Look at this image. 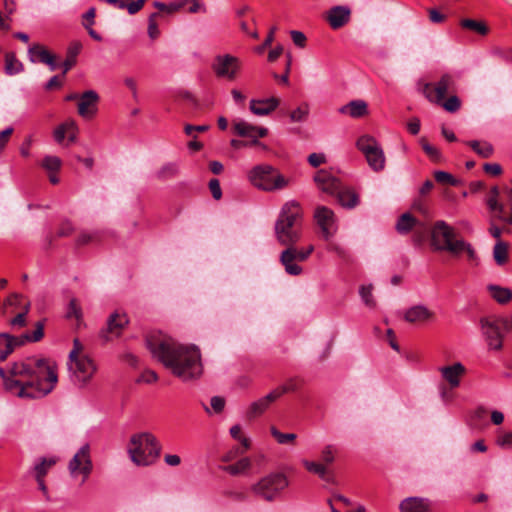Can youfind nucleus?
<instances>
[{"instance_id":"obj_1","label":"nucleus","mask_w":512,"mask_h":512,"mask_svg":"<svg viewBox=\"0 0 512 512\" xmlns=\"http://www.w3.org/2000/svg\"><path fill=\"white\" fill-rule=\"evenodd\" d=\"M5 389L20 398H40L55 387L58 376L56 365L46 358H27L15 362L8 372L0 367Z\"/></svg>"},{"instance_id":"obj_2","label":"nucleus","mask_w":512,"mask_h":512,"mask_svg":"<svg viewBox=\"0 0 512 512\" xmlns=\"http://www.w3.org/2000/svg\"><path fill=\"white\" fill-rule=\"evenodd\" d=\"M147 346L171 373L182 381H194L201 377L203 367L197 346L184 345L167 336H152Z\"/></svg>"},{"instance_id":"obj_3","label":"nucleus","mask_w":512,"mask_h":512,"mask_svg":"<svg viewBox=\"0 0 512 512\" xmlns=\"http://www.w3.org/2000/svg\"><path fill=\"white\" fill-rule=\"evenodd\" d=\"M430 247L435 252H447L453 257L466 253L470 261L477 260V255L470 243L457 238L455 229L443 220L432 224Z\"/></svg>"},{"instance_id":"obj_4","label":"nucleus","mask_w":512,"mask_h":512,"mask_svg":"<svg viewBox=\"0 0 512 512\" xmlns=\"http://www.w3.org/2000/svg\"><path fill=\"white\" fill-rule=\"evenodd\" d=\"M303 210L295 201L286 202L274 225L276 241L283 247L297 244L302 237Z\"/></svg>"},{"instance_id":"obj_5","label":"nucleus","mask_w":512,"mask_h":512,"mask_svg":"<svg viewBox=\"0 0 512 512\" xmlns=\"http://www.w3.org/2000/svg\"><path fill=\"white\" fill-rule=\"evenodd\" d=\"M160 449V444L153 434L141 432L131 436L127 451L135 465L148 466L159 456Z\"/></svg>"},{"instance_id":"obj_6","label":"nucleus","mask_w":512,"mask_h":512,"mask_svg":"<svg viewBox=\"0 0 512 512\" xmlns=\"http://www.w3.org/2000/svg\"><path fill=\"white\" fill-rule=\"evenodd\" d=\"M248 179L252 185L266 192L282 190L289 184V179L267 164L253 167L248 173Z\"/></svg>"},{"instance_id":"obj_7","label":"nucleus","mask_w":512,"mask_h":512,"mask_svg":"<svg viewBox=\"0 0 512 512\" xmlns=\"http://www.w3.org/2000/svg\"><path fill=\"white\" fill-rule=\"evenodd\" d=\"M288 485L287 477L283 473L276 472L262 477L252 485L251 491L265 501L273 502Z\"/></svg>"},{"instance_id":"obj_8","label":"nucleus","mask_w":512,"mask_h":512,"mask_svg":"<svg viewBox=\"0 0 512 512\" xmlns=\"http://www.w3.org/2000/svg\"><path fill=\"white\" fill-rule=\"evenodd\" d=\"M396 230L400 234H407L413 231L412 239L414 244L416 246H422L427 240L430 241L432 225L406 212L399 217Z\"/></svg>"},{"instance_id":"obj_9","label":"nucleus","mask_w":512,"mask_h":512,"mask_svg":"<svg viewBox=\"0 0 512 512\" xmlns=\"http://www.w3.org/2000/svg\"><path fill=\"white\" fill-rule=\"evenodd\" d=\"M419 90L430 102L440 104L446 95L455 92V80L446 73L435 83L419 82Z\"/></svg>"},{"instance_id":"obj_10","label":"nucleus","mask_w":512,"mask_h":512,"mask_svg":"<svg viewBox=\"0 0 512 512\" xmlns=\"http://www.w3.org/2000/svg\"><path fill=\"white\" fill-rule=\"evenodd\" d=\"M356 147L364 154L369 167L373 171L379 172L384 169L385 155L374 137L362 135L358 138Z\"/></svg>"},{"instance_id":"obj_11","label":"nucleus","mask_w":512,"mask_h":512,"mask_svg":"<svg viewBox=\"0 0 512 512\" xmlns=\"http://www.w3.org/2000/svg\"><path fill=\"white\" fill-rule=\"evenodd\" d=\"M69 376L72 382L84 386L91 381L96 373L97 366L89 356L68 361Z\"/></svg>"},{"instance_id":"obj_12","label":"nucleus","mask_w":512,"mask_h":512,"mask_svg":"<svg viewBox=\"0 0 512 512\" xmlns=\"http://www.w3.org/2000/svg\"><path fill=\"white\" fill-rule=\"evenodd\" d=\"M338 449L335 445L327 444L320 452L321 462L303 460V466L311 473L318 475L325 481H330L329 478V465H331L336 458Z\"/></svg>"},{"instance_id":"obj_13","label":"nucleus","mask_w":512,"mask_h":512,"mask_svg":"<svg viewBox=\"0 0 512 512\" xmlns=\"http://www.w3.org/2000/svg\"><path fill=\"white\" fill-rule=\"evenodd\" d=\"M93 470L90 444L82 445L68 463V471L71 476L78 474L83 476V482L89 477Z\"/></svg>"},{"instance_id":"obj_14","label":"nucleus","mask_w":512,"mask_h":512,"mask_svg":"<svg viewBox=\"0 0 512 512\" xmlns=\"http://www.w3.org/2000/svg\"><path fill=\"white\" fill-rule=\"evenodd\" d=\"M307 259V253H305L304 249L297 248L296 244L284 247L279 257V261L284 267L285 272L292 276H298L302 273L301 266L295 262H304Z\"/></svg>"},{"instance_id":"obj_15","label":"nucleus","mask_w":512,"mask_h":512,"mask_svg":"<svg viewBox=\"0 0 512 512\" xmlns=\"http://www.w3.org/2000/svg\"><path fill=\"white\" fill-rule=\"evenodd\" d=\"M481 330L490 349L501 350L503 347V326L500 318L489 319L482 318L480 320Z\"/></svg>"},{"instance_id":"obj_16","label":"nucleus","mask_w":512,"mask_h":512,"mask_svg":"<svg viewBox=\"0 0 512 512\" xmlns=\"http://www.w3.org/2000/svg\"><path fill=\"white\" fill-rule=\"evenodd\" d=\"M233 130L240 137L250 138L251 141L248 142L250 145L260 146L264 150L267 149L266 145L258 141V138L268 135L267 128L250 124L244 120H237L233 122Z\"/></svg>"},{"instance_id":"obj_17","label":"nucleus","mask_w":512,"mask_h":512,"mask_svg":"<svg viewBox=\"0 0 512 512\" xmlns=\"http://www.w3.org/2000/svg\"><path fill=\"white\" fill-rule=\"evenodd\" d=\"M213 70L218 77L234 80L240 70V61L238 58L229 54L220 55L215 59Z\"/></svg>"},{"instance_id":"obj_18","label":"nucleus","mask_w":512,"mask_h":512,"mask_svg":"<svg viewBox=\"0 0 512 512\" xmlns=\"http://www.w3.org/2000/svg\"><path fill=\"white\" fill-rule=\"evenodd\" d=\"M128 323L129 319L125 313H112L107 319L106 328L101 331V338L108 342L113 338L120 337Z\"/></svg>"},{"instance_id":"obj_19","label":"nucleus","mask_w":512,"mask_h":512,"mask_svg":"<svg viewBox=\"0 0 512 512\" xmlns=\"http://www.w3.org/2000/svg\"><path fill=\"white\" fill-rule=\"evenodd\" d=\"M314 217L321 229L322 236L328 240L335 233V214L325 206H318L315 209Z\"/></svg>"},{"instance_id":"obj_20","label":"nucleus","mask_w":512,"mask_h":512,"mask_svg":"<svg viewBox=\"0 0 512 512\" xmlns=\"http://www.w3.org/2000/svg\"><path fill=\"white\" fill-rule=\"evenodd\" d=\"M314 181L322 192L335 197L338 195L340 189L343 186L338 178L324 169L317 171L314 176Z\"/></svg>"},{"instance_id":"obj_21","label":"nucleus","mask_w":512,"mask_h":512,"mask_svg":"<svg viewBox=\"0 0 512 512\" xmlns=\"http://www.w3.org/2000/svg\"><path fill=\"white\" fill-rule=\"evenodd\" d=\"M439 371L449 388L455 389L459 387L461 379L466 374L467 370L462 363L456 362L452 365L441 367Z\"/></svg>"},{"instance_id":"obj_22","label":"nucleus","mask_w":512,"mask_h":512,"mask_svg":"<svg viewBox=\"0 0 512 512\" xmlns=\"http://www.w3.org/2000/svg\"><path fill=\"white\" fill-rule=\"evenodd\" d=\"M435 313L424 305H414L404 313V319L411 324H423L434 320Z\"/></svg>"},{"instance_id":"obj_23","label":"nucleus","mask_w":512,"mask_h":512,"mask_svg":"<svg viewBox=\"0 0 512 512\" xmlns=\"http://www.w3.org/2000/svg\"><path fill=\"white\" fill-rule=\"evenodd\" d=\"M99 95L93 91H85L79 98L78 113L80 116L88 118L92 117L97 111V103Z\"/></svg>"},{"instance_id":"obj_24","label":"nucleus","mask_w":512,"mask_h":512,"mask_svg":"<svg viewBox=\"0 0 512 512\" xmlns=\"http://www.w3.org/2000/svg\"><path fill=\"white\" fill-rule=\"evenodd\" d=\"M278 398L279 397L276 394L275 390H273L266 396L258 399L257 401L252 402L246 411V418L248 420H253L261 416L269 408V406Z\"/></svg>"},{"instance_id":"obj_25","label":"nucleus","mask_w":512,"mask_h":512,"mask_svg":"<svg viewBox=\"0 0 512 512\" xmlns=\"http://www.w3.org/2000/svg\"><path fill=\"white\" fill-rule=\"evenodd\" d=\"M30 60L32 62H40L46 64L51 70L57 67L56 56L51 54L47 48L40 44L32 45L28 50Z\"/></svg>"},{"instance_id":"obj_26","label":"nucleus","mask_w":512,"mask_h":512,"mask_svg":"<svg viewBox=\"0 0 512 512\" xmlns=\"http://www.w3.org/2000/svg\"><path fill=\"white\" fill-rule=\"evenodd\" d=\"M487 205L492 213L491 219L498 220L505 225H512V206L508 209L494 198H488Z\"/></svg>"},{"instance_id":"obj_27","label":"nucleus","mask_w":512,"mask_h":512,"mask_svg":"<svg viewBox=\"0 0 512 512\" xmlns=\"http://www.w3.org/2000/svg\"><path fill=\"white\" fill-rule=\"evenodd\" d=\"M280 104V99L270 97L267 99H252L250 101V111L257 116L270 115Z\"/></svg>"},{"instance_id":"obj_28","label":"nucleus","mask_w":512,"mask_h":512,"mask_svg":"<svg viewBox=\"0 0 512 512\" xmlns=\"http://www.w3.org/2000/svg\"><path fill=\"white\" fill-rule=\"evenodd\" d=\"M351 16V10L347 6H334L327 14V20L333 29H339L346 25Z\"/></svg>"},{"instance_id":"obj_29","label":"nucleus","mask_w":512,"mask_h":512,"mask_svg":"<svg viewBox=\"0 0 512 512\" xmlns=\"http://www.w3.org/2000/svg\"><path fill=\"white\" fill-rule=\"evenodd\" d=\"M21 346H23V341L19 336L0 333V362L6 360L17 347Z\"/></svg>"},{"instance_id":"obj_30","label":"nucleus","mask_w":512,"mask_h":512,"mask_svg":"<svg viewBox=\"0 0 512 512\" xmlns=\"http://www.w3.org/2000/svg\"><path fill=\"white\" fill-rule=\"evenodd\" d=\"M78 127L74 120H68L60 124L54 131V138L58 143H62L65 137L68 141L73 143L77 138Z\"/></svg>"},{"instance_id":"obj_31","label":"nucleus","mask_w":512,"mask_h":512,"mask_svg":"<svg viewBox=\"0 0 512 512\" xmlns=\"http://www.w3.org/2000/svg\"><path fill=\"white\" fill-rule=\"evenodd\" d=\"M401 512H430L428 499L420 497H408L400 503Z\"/></svg>"},{"instance_id":"obj_32","label":"nucleus","mask_w":512,"mask_h":512,"mask_svg":"<svg viewBox=\"0 0 512 512\" xmlns=\"http://www.w3.org/2000/svg\"><path fill=\"white\" fill-rule=\"evenodd\" d=\"M342 114H349L353 118H360L368 113L367 103L363 100H353L339 109Z\"/></svg>"},{"instance_id":"obj_33","label":"nucleus","mask_w":512,"mask_h":512,"mask_svg":"<svg viewBox=\"0 0 512 512\" xmlns=\"http://www.w3.org/2000/svg\"><path fill=\"white\" fill-rule=\"evenodd\" d=\"M490 296L499 304L504 305L512 300V290L495 284L487 286Z\"/></svg>"},{"instance_id":"obj_34","label":"nucleus","mask_w":512,"mask_h":512,"mask_svg":"<svg viewBox=\"0 0 512 512\" xmlns=\"http://www.w3.org/2000/svg\"><path fill=\"white\" fill-rule=\"evenodd\" d=\"M468 145L478 156L482 158H490L494 154V147L488 141L471 140L467 141Z\"/></svg>"},{"instance_id":"obj_35","label":"nucleus","mask_w":512,"mask_h":512,"mask_svg":"<svg viewBox=\"0 0 512 512\" xmlns=\"http://www.w3.org/2000/svg\"><path fill=\"white\" fill-rule=\"evenodd\" d=\"M82 49L79 41L72 42L67 49V57L63 63V76L76 64V58Z\"/></svg>"},{"instance_id":"obj_36","label":"nucleus","mask_w":512,"mask_h":512,"mask_svg":"<svg viewBox=\"0 0 512 512\" xmlns=\"http://www.w3.org/2000/svg\"><path fill=\"white\" fill-rule=\"evenodd\" d=\"M339 203L347 208H353L358 204V196L349 188L342 186L336 196Z\"/></svg>"},{"instance_id":"obj_37","label":"nucleus","mask_w":512,"mask_h":512,"mask_svg":"<svg viewBox=\"0 0 512 512\" xmlns=\"http://www.w3.org/2000/svg\"><path fill=\"white\" fill-rule=\"evenodd\" d=\"M179 168L178 165L174 162H168L163 164L157 171L156 177L159 180L165 181L171 178H174L178 175Z\"/></svg>"},{"instance_id":"obj_38","label":"nucleus","mask_w":512,"mask_h":512,"mask_svg":"<svg viewBox=\"0 0 512 512\" xmlns=\"http://www.w3.org/2000/svg\"><path fill=\"white\" fill-rule=\"evenodd\" d=\"M493 258L495 262L502 266L508 261V244L499 240L493 248Z\"/></svg>"},{"instance_id":"obj_39","label":"nucleus","mask_w":512,"mask_h":512,"mask_svg":"<svg viewBox=\"0 0 512 512\" xmlns=\"http://www.w3.org/2000/svg\"><path fill=\"white\" fill-rule=\"evenodd\" d=\"M57 462L56 458H42L39 463L34 466L35 479L44 478L49 469Z\"/></svg>"},{"instance_id":"obj_40","label":"nucleus","mask_w":512,"mask_h":512,"mask_svg":"<svg viewBox=\"0 0 512 512\" xmlns=\"http://www.w3.org/2000/svg\"><path fill=\"white\" fill-rule=\"evenodd\" d=\"M251 467V461L247 457L241 458L235 464L224 466L223 470L231 475H239Z\"/></svg>"},{"instance_id":"obj_41","label":"nucleus","mask_w":512,"mask_h":512,"mask_svg":"<svg viewBox=\"0 0 512 512\" xmlns=\"http://www.w3.org/2000/svg\"><path fill=\"white\" fill-rule=\"evenodd\" d=\"M44 336V323L42 321H38L35 325V329L32 333H25L20 337V339L23 341V345H25L28 342H38L40 341Z\"/></svg>"},{"instance_id":"obj_42","label":"nucleus","mask_w":512,"mask_h":512,"mask_svg":"<svg viewBox=\"0 0 512 512\" xmlns=\"http://www.w3.org/2000/svg\"><path fill=\"white\" fill-rule=\"evenodd\" d=\"M41 166L47 173H57L62 166V161L57 156L48 155L41 161Z\"/></svg>"},{"instance_id":"obj_43","label":"nucleus","mask_w":512,"mask_h":512,"mask_svg":"<svg viewBox=\"0 0 512 512\" xmlns=\"http://www.w3.org/2000/svg\"><path fill=\"white\" fill-rule=\"evenodd\" d=\"M22 64L13 53H7L5 56V69L9 75H14L22 71Z\"/></svg>"},{"instance_id":"obj_44","label":"nucleus","mask_w":512,"mask_h":512,"mask_svg":"<svg viewBox=\"0 0 512 512\" xmlns=\"http://www.w3.org/2000/svg\"><path fill=\"white\" fill-rule=\"evenodd\" d=\"M270 432L279 444H294L297 438L295 433H282L275 426L270 428Z\"/></svg>"},{"instance_id":"obj_45","label":"nucleus","mask_w":512,"mask_h":512,"mask_svg":"<svg viewBox=\"0 0 512 512\" xmlns=\"http://www.w3.org/2000/svg\"><path fill=\"white\" fill-rule=\"evenodd\" d=\"M461 26L465 29H469L477 32L480 35H486L489 31L488 27L483 22H478L472 19H463Z\"/></svg>"},{"instance_id":"obj_46","label":"nucleus","mask_w":512,"mask_h":512,"mask_svg":"<svg viewBox=\"0 0 512 512\" xmlns=\"http://www.w3.org/2000/svg\"><path fill=\"white\" fill-rule=\"evenodd\" d=\"M302 384V380L299 378H290L285 385L277 387L275 390L276 394L280 398L283 394L288 392H295L299 389Z\"/></svg>"},{"instance_id":"obj_47","label":"nucleus","mask_w":512,"mask_h":512,"mask_svg":"<svg viewBox=\"0 0 512 512\" xmlns=\"http://www.w3.org/2000/svg\"><path fill=\"white\" fill-rule=\"evenodd\" d=\"M420 145L423 149V151L426 153V155L434 162H440L441 161V153L440 151L431 145L426 138L422 137L420 139Z\"/></svg>"},{"instance_id":"obj_48","label":"nucleus","mask_w":512,"mask_h":512,"mask_svg":"<svg viewBox=\"0 0 512 512\" xmlns=\"http://www.w3.org/2000/svg\"><path fill=\"white\" fill-rule=\"evenodd\" d=\"M309 114V105L301 104L297 109L290 112L289 116L292 122H304Z\"/></svg>"},{"instance_id":"obj_49","label":"nucleus","mask_w":512,"mask_h":512,"mask_svg":"<svg viewBox=\"0 0 512 512\" xmlns=\"http://www.w3.org/2000/svg\"><path fill=\"white\" fill-rule=\"evenodd\" d=\"M372 290H373V286L371 284H369V285L361 286L360 291H359L360 296H361L362 300L364 301L365 305L370 308H374L376 306V302L373 299Z\"/></svg>"},{"instance_id":"obj_50","label":"nucleus","mask_w":512,"mask_h":512,"mask_svg":"<svg viewBox=\"0 0 512 512\" xmlns=\"http://www.w3.org/2000/svg\"><path fill=\"white\" fill-rule=\"evenodd\" d=\"M434 178L439 184H447L451 186L458 185V180L453 175L445 171H435Z\"/></svg>"},{"instance_id":"obj_51","label":"nucleus","mask_w":512,"mask_h":512,"mask_svg":"<svg viewBox=\"0 0 512 512\" xmlns=\"http://www.w3.org/2000/svg\"><path fill=\"white\" fill-rule=\"evenodd\" d=\"M158 17H159V13L155 12V13H152L148 19V35L152 40L157 39L160 35V30H159L158 24H157Z\"/></svg>"},{"instance_id":"obj_52","label":"nucleus","mask_w":512,"mask_h":512,"mask_svg":"<svg viewBox=\"0 0 512 512\" xmlns=\"http://www.w3.org/2000/svg\"><path fill=\"white\" fill-rule=\"evenodd\" d=\"M67 318H75L80 321L82 319V309L77 299L72 298L68 305Z\"/></svg>"},{"instance_id":"obj_53","label":"nucleus","mask_w":512,"mask_h":512,"mask_svg":"<svg viewBox=\"0 0 512 512\" xmlns=\"http://www.w3.org/2000/svg\"><path fill=\"white\" fill-rule=\"evenodd\" d=\"M443 108L448 112H456L459 110L461 106L460 99L456 95H451L448 97L445 101L443 100L442 103H440Z\"/></svg>"},{"instance_id":"obj_54","label":"nucleus","mask_w":512,"mask_h":512,"mask_svg":"<svg viewBox=\"0 0 512 512\" xmlns=\"http://www.w3.org/2000/svg\"><path fill=\"white\" fill-rule=\"evenodd\" d=\"M123 83L130 90L133 100L137 102L139 100L137 80L132 76H125Z\"/></svg>"},{"instance_id":"obj_55","label":"nucleus","mask_w":512,"mask_h":512,"mask_svg":"<svg viewBox=\"0 0 512 512\" xmlns=\"http://www.w3.org/2000/svg\"><path fill=\"white\" fill-rule=\"evenodd\" d=\"M80 356H88V355L85 353L84 347L81 344V342L78 339H74V341H73V349L69 353V360L68 361H72V360L78 359V358H80Z\"/></svg>"},{"instance_id":"obj_56","label":"nucleus","mask_w":512,"mask_h":512,"mask_svg":"<svg viewBox=\"0 0 512 512\" xmlns=\"http://www.w3.org/2000/svg\"><path fill=\"white\" fill-rule=\"evenodd\" d=\"M496 444L503 449L512 448V431L499 435Z\"/></svg>"},{"instance_id":"obj_57","label":"nucleus","mask_w":512,"mask_h":512,"mask_svg":"<svg viewBox=\"0 0 512 512\" xmlns=\"http://www.w3.org/2000/svg\"><path fill=\"white\" fill-rule=\"evenodd\" d=\"M210 128L209 125H192V124H185L184 125V132L187 136H191L194 139H196V135L194 132H206Z\"/></svg>"},{"instance_id":"obj_58","label":"nucleus","mask_w":512,"mask_h":512,"mask_svg":"<svg viewBox=\"0 0 512 512\" xmlns=\"http://www.w3.org/2000/svg\"><path fill=\"white\" fill-rule=\"evenodd\" d=\"M412 208L414 211L418 212L423 217L427 218L429 216V209L427 204L422 199H417L414 201Z\"/></svg>"},{"instance_id":"obj_59","label":"nucleus","mask_w":512,"mask_h":512,"mask_svg":"<svg viewBox=\"0 0 512 512\" xmlns=\"http://www.w3.org/2000/svg\"><path fill=\"white\" fill-rule=\"evenodd\" d=\"M290 35H291L293 43L296 46H298L300 48H304L305 47L307 38L304 35V33L300 32V31H297V30H292V31H290Z\"/></svg>"},{"instance_id":"obj_60","label":"nucleus","mask_w":512,"mask_h":512,"mask_svg":"<svg viewBox=\"0 0 512 512\" xmlns=\"http://www.w3.org/2000/svg\"><path fill=\"white\" fill-rule=\"evenodd\" d=\"M243 454H244V450L242 448L236 446V447H233L231 450H229L225 455H223L221 460L223 462H230V461L236 459L238 456L243 455Z\"/></svg>"},{"instance_id":"obj_61","label":"nucleus","mask_w":512,"mask_h":512,"mask_svg":"<svg viewBox=\"0 0 512 512\" xmlns=\"http://www.w3.org/2000/svg\"><path fill=\"white\" fill-rule=\"evenodd\" d=\"M308 162L312 167H318L326 162V157L322 153H312L308 156Z\"/></svg>"},{"instance_id":"obj_62","label":"nucleus","mask_w":512,"mask_h":512,"mask_svg":"<svg viewBox=\"0 0 512 512\" xmlns=\"http://www.w3.org/2000/svg\"><path fill=\"white\" fill-rule=\"evenodd\" d=\"M210 404H211L212 409L216 413H221L225 407V399L220 396H214L211 398Z\"/></svg>"},{"instance_id":"obj_63","label":"nucleus","mask_w":512,"mask_h":512,"mask_svg":"<svg viewBox=\"0 0 512 512\" xmlns=\"http://www.w3.org/2000/svg\"><path fill=\"white\" fill-rule=\"evenodd\" d=\"M178 98L180 100L185 101L188 105L192 106L193 108L199 107L198 100L189 92H181L178 94Z\"/></svg>"},{"instance_id":"obj_64","label":"nucleus","mask_w":512,"mask_h":512,"mask_svg":"<svg viewBox=\"0 0 512 512\" xmlns=\"http://www.w3.org/2000/svg\"><path fill=\"white\" fill-rule=\"evenodd\" d=\"M209 189L214 199L219 200L222 196L220 182L217 179H211L209 182Z\"/></svg>"}]
</instances>
